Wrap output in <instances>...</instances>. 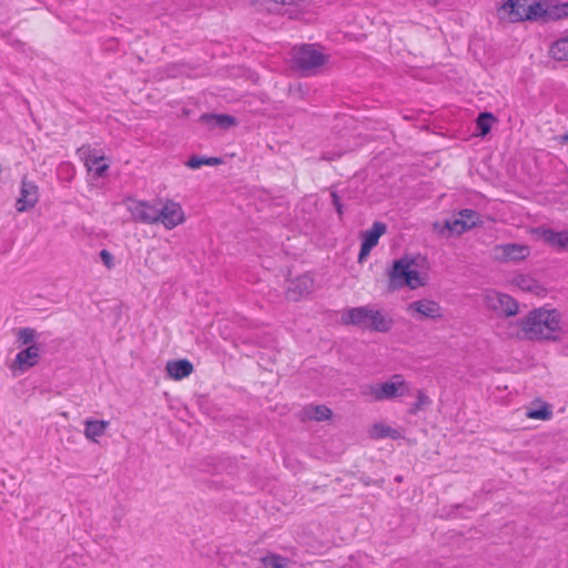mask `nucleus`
<instances>
[{
  "label": "nucleus",
  "mask_w": 568,
  "mask_h": 568,
  "mask_svg": "<svg viewBox=\"0 0 568 568\" xmlns=\"http://www.w3.org/2000/svg\"><path fill=\"white\" fill-rule=\"evenodd\" d=\"M100 257H101V261L103 262V264L108 268H112L114 266V263H113L114 257L108 250H105V248L101 250Z\"/></svg>",
  "instance_id": "37"
},
{
  "label": "nucleus",
  "mask_w": 568,
  "mask_h": 568,
  "mask_svg": "<svg viewBox=\"0 0 568 568\" xmlns=\"http://www.w3.org/2000/svg\"><path fill=\"white\" fill-rule=\"evenodd\" d=\"M332 204L334 205L338 216L342 219L344 214V205L336 191L331 192Z\"/></svg>",
  "instance_id": "36"
},
{
  "label": "nucleus",
  "mask_w": 568,
  "mask_h": 568,
  "mask_svg": "<svg viewBox=\"0 0 568 568\" xmlns=\"http://www.w3.org/2000/svg\"><path fill=\"white\" fill-rule=\"evenodd\" d=\"M40 344H32L22 351H20L17 355L12 364L10 365V369L16 373L17 371L23 373L29 368L36 366L40 359L41 353Z\"/></svg>",
  "instance_id": "9"
},
{
  "label": "nucleus",
  "mask_w": 568,
  "mask_h": 568,
  "mask_svg": "<svg viewBox=\"0 0 568 568\" xmlns=\"http://www.w3.org/2000/svg\"><path fill=\"white\" fill-rule=\"evenodd\" d=\"M373 248L374 247H371L367 244L362 242L361 250H359L358 257H357L358 263H364L367 260V257Z\"/></svg>",
  "instance_id": "38"
},
{
  "label": "nucleus",
  "mask_w": 568,
  "mask_h": 568,
  "mask_svg": "<svg viewBox=\"0 0 568 568\" xmlns=\"http://www.w3.org/2000/svg\"><path fill=\"white\" fill-rule=\"evenodd\" d=\"M406 389V384L400 375H395L392 381L377 384L373 388L376 399L395 398L403 396Z\"/></svg>",
  "instance_id": "11"
},
{
  "label": "nucleus",
  "mask_w": 568,
  "mask_h": 568,
  "mask_svg": "<svg viewBox=\"0 0 568 568\" xmlns=\"http://www.w3.org/2000/svg\"><path fill=\"white\" fill-rule=\"evenodd\" d=\"M387 226L385 223L376 221L372 227L362 234V242L371 247L378 244L379 237L386 232Z\"/></svg>",
  "instance_id": "22"
},
{
  "label": "nucleus",
  "mask_w": 568,
  "mask_h": 568,
  "mask_svg": "<svg viewBox=\"0 0 568 568\" xmlns=\"http://www.w3.org/2000/svg\"><path fill=\"white\" fill-rule=\"evenodd\" d=\"M371 308L367 306H358L347 310L342 315V322L346 325H355L363 329H367Z\"/></svg>",
  "instance_id": "14"
},
{
  "label": "nucleus",
  "mask_w": 568,
  "mask_h": 568,
  "mask_svg": "<svg viewBox=\"0 0 568 568\" xmlns=\"http://www.w3.org/2000/svg\"><path fill=\"white\" fill-rule=\"evenodd\" d=\"M393 324L394 321L392 317L387 316L379 310L371 308L367 329L379 333H387L392 329Z\"/></svg>",
  "instance_id": "18"
},
{
  "label": "nucleus",
  "mask_w": 568,
  "mask_h": 568,
  "mask_svg": "<svg viewBox=\"0 0 568 568\" xmlns=\"http://www.w3.org/2000/svg\"><path fill=\"white\" fill-rule=\"evenodd\" d=\"M376 428L379 430V437H383V438L388 437L392 439H397L399 437L398 430H396L395 428H392L389 426L376 425Z\"/></svg>",
  "instance_id": "35"
},
{
  "label": "nucleus",
  "mask_w": 568,
  "mask_h": 568,
  "mask_svg": "<svg viewBox=\"0 0 568 568\" xmlns=\"http://www.w3.org/2000/svg\"><path fill=\"white\" fill-rule=\"evenodd\" d=\"M403 283L404 286H407L410 290L418 288L426 284L424 278L420 276V273L417 270H413L412 267L408 271L406 281H404Z\"/></svg>",
  "instance_id": "33"
},
{
  "label": "nucleus",
  "mask_w": 568,
  "mask_h": 568,
  "mask_svg": "<svg viewBox=\"0 0 568 568\" xmlns=\"http://www.w3.org/2000/svg\"><path fill=\"white\" fill-rule=\"evenodd\" d=\"M485 303L499 316L511 317L519 311V304L514 297L497 291H489L485 296Z\"/></svg>",
  "instance_id": "4"
},
{
  "label": "nucleus",
  "mask_w": 568,
  "mask_h": 568,
  "mask_svg": "<svg viewBox=\"0 0 568 568\" xmlns=\"http://www.w3.org/2000/svg\"><path fill=\"white\" fill-rule=\"evenodd\" d=\"M105 158L103 155H88L85 159V166L89 171H93L94 175L97 178H104L106 175V172L109 170V164L103 163L101 164V161H104Z\"/></svg>",
  "instance_id": "24"
},
{
  "label": "nucleus",
  "mask_w": 568,
  "mask_h": 568,
  "mask_svg": "<svg viewBox=\"0 0 568 568\" xmlns=\"http://www.w3.org/2000/svg\"><path fill=\"white\" fill-rule=\"evenodd\" d=\"M184 222V213L181 205L171 200L166 201L161 207H156V223H161L165 229L172 230Z\"/></svg>",
  "instance_id": "7"
},
{
  "label": "nucleus",
  "mask_w": 568,
  "mask_h": 568,
  "mask_svg": "<svg viewBox=\"0 0 568 568\" xmlns=\"http://www.w3.org/2000/svg\"><path fill=\"white\" fill-rule=\"evenodd\" d=\"M514 284L521 291L530 292L536 295H539L545 291V288L536 278L527 274H519L515 276Z\"/></svg>",
  "instance_id": "21"
},
{
  "label": "nucleus",
  "mask_w": 568,
  "mask_h": 568,
  "mask_svg": "<svg viewBox=\"0 0 568 568\" xmlns=\"http://www.w3.org/2000/svg\"><path fill=\"white\" fill-rule=\"evenodd\" d=\"M494 253L499 262H519L529 256L530 247L518 243H506L496 245Z\"/></svg>",
  "instance_id": "8"
},
{
  "label": "nucleus",
  "mask_w": 568,
  "mask_h": 568,
  "mask_svg": "<svg viewBox=\"0 0 568 568\" xmlns=\"http://www.w3.org/2000/svg\"><path fill=\"white\" fill-rule=\"evenodd\" d=\"M39 336L38 332L31 327H22L17 332V343L20 345H26L27 347L32 344H38L36 342Z\"/></svg>",
  "instance_id": "28"
},
{
  "label": "nucleus",
  "mask_w": 568,
  "mask_h": 568,
  "mask_svg": "<svg viewBox=\"0 0 568 568\" xmlns=\"http://www.w3.org/2000/svg\"><path fill=\"white\" fill-rule=\"evenodd\" d=\"M39 200V187L38 185L27 180L26 178L21 181L20 196L17 200L16 209L18 212H26L33 207Z\"/></svg>",
  "instance_id": "10"
},
{
  "label": "nucleus",
  "mask_w": 568,
  "mask_h": 568,
  "mask_svg": "<svg viewBox=\"0 0 568 568\" xmlns=\"http://www.w3.org/2000/svg\"><path fill=\"white\" fill-rule=\"evenodd\" d=\"M568 18V2L542 3L540 10V21L550 22Z\"/></svg>",
  "instance_id": "15"
},
{
  "label": "nucleus",
  "mask_w": 568,
  "mask_h": 568,
  "mask_svg": "<svg viewBox=\"0 0 568 568\" xmlns=\"http://www.w3.org/2000/svg\"><path fill=\"white\" fill-rule=\"evenodd\" d=\"M313 285L314 282L311 276L306 274L297 276L288 282L286 297L291 301L297 302L312 293Z\"/></svg>",
  "instance_id": "12"
},
{
  "label": "nucleus",
  "mask_w": 568,
  "mask_h": 568,
  "mask_svg": "<svg viewBox=\"0 0 568 568\" xmlns=\"http://www.w3.org/2000/svg\"><path fill=\"white\" fill-rule=\"evenodd\" d=\"M497 118L490 112H481L476 119L477 135L485 136L491 130V123L496 122Z\"/></svg>",
  "instance_id": "25"
},
{
  "label": "nucleus",
  "mask_w": 568,
  "mask_h": 568,
  "mask_svg": "<svg viewBox=\"0 0 568 568\" xmlns=\"http://www.w3.org/2000/svg\"><path fill=\"white\" fill-rule=\"evenodd\" d=\"M223 162L221 158L217 156H200V155H191L189 160L185 162V165L192 170H197L202 165H219Z\"/></svg>",
  "instance_id": "26"
},
{
  "label": "nucleus",
  "mask_w": 568,
  "mask_h": 568,
  "mask_svg": "<svg viewBox=\"0 0 568 568\" xmlns=\"http://www.w3.org/2000/svg\"><path fill=\"white\" fill-rule=\"evenodd\" d=\"M122 516H123V511H121V514H119V515H118V514H115V515H114V517H113V519H114L115 521L120 523V521H121Z\"/></svg>",
  "instance_id": "39"
},
{
  "label": "nucleus",
  "mask_w": 568,
  "mask_h": 568,
  "mask_svg": "<svg viewBox=\"0 0 568 568\" xmlns=\"http://www.w3.org/2000/svg\"><path fill=\"white\" fill-rule=\"evenodd\" d=\"M126 210L131 214V220L135 223L156 224V206L148 201L125 197L123 200Z\"/></svg>",
  "instance_id": "5"
},
{
  "label": "nucleus",
  "mask_w": 568,
  "mask_h": 568,
  "mask_svg": "<svg viewBox=\"0 0 568 568\" xmlns=\"http://www.w3.org/2000/svg\"><path fill=\"white\" fill-rule=\"evenodd\" d=\"M409 310L416 312L420 318H437L442 316L440 306L430 300H419L409 304Z\"/></svg>",
  "instance_id": "17"
},
{
  "label": "nucleus",
  "mask_w": 568,
  "mask_h": 568,
  "mask_svg": "<svg viewBox=\"0 0 568 568\" xmlns=\"http://www.w3.org/2000/svg\"><path fill=\"white\" fill-rule=\"evenodd\" d=\"M109 422L91 419L85 422L84 435L87 438L97 442V437L102 436L109 427Z\"/></svg>",
  "instance_id": "23"
},
{
  "label": "nucleus",
  "mask_w": 568,
  "mask_h": 568,
  "mask_svg": "<svg viewBox=\"0 0 568 568\" xmlns=\"http://www.w3.org/2000/svg\"><path fill=\"white\" fill-rule=\"evenodd\" d=\"M413 265H416L415 260L407 255L393 262V265L388 271L389 292H395L404 287L403 282L406 281L408 271Z\"/></svg>",
  "instance_id": "6"
},
{
  "label": "nucleus",
  "mask_w": 568,
  "mask_h": 568,
  "mask_svg": "<svg viewBox=\"0 0 568 568\" xmlns=\"http://www.w3.org/2000/svg\"><path fill=\"white\" fill-rule=\"evenodd\" d=\"M549 53L557 61H567L568 60V36L555 41L549 49Z\"/></svg>",
  "instance_id": "27"
},
{
  "label": "nucleus",
  "mask_w": 568,
  "mask_h": 568,
  "mask_svg": "<svg viewBox=\"0 0 568 568\" xmlns=\"http://www.w3.org/2000/svg\"><path fill=\"white\" fill-rule=\"evenodd\" d=\"M503 9L513 22L539 21L541 1L539 0H508Z\"/></svg>",
  "instance_id": "3"
},
{
  "label": "nucleus",
  "mask_w": 568,
  "mask_h": 568,
  "mask_svg": "<svg viewBox=\"0 0 568 568\" xmlns=\"http://www.w3.org/2000/svg\"><path fill=\"white\" fill-rule=\"evenodd\" d=\"M328 55L316 50L313 44H302L292 50V67L303 75L314 74L315 70L323 67Z\"/></svg>",
  "instance_id": "2"
},
{
  "label": "nucleus",
  "mask_w": 568,
  "mask_h": 568,
  "mask_svg": "<svg viewBox=\"0 0 568 568\" xmlns=\"http://www.w3.org/2000/svg\"><path fill=\"white\" fill-rule=\"evenodd\" d=\"M200 122L210 129L227 130L237 124V119L229 114L204 113L200 116Z\"/></svg>",
  "instance_id": "16"
},
{
  "label": "nucleus",
  "mask_w": 568,
  "mask_h": 568,
  "mask_svg": "<svg viewBox=\"0 0 568 568\" xmlns=\"http://www.w3.org/2000/svg\"><path fill=\"white\" fill-rule=\"evenodd\" d=\"M432 404V399L422 390H417L416 402L409 408V413L416 415L419 410L427 409Z\"/></svg>",
  "instance_id": "32"
},
{
  "label": "nucleus",
  "mask_w": 568,
  "mask_h": 568,
  "mask_svg": "<svg viewBox=\"0 0 568 568\" xmlns=\"http://www.w3.org/2000/svg\"><path fill=\"white\" fill-rule=\"evenodd\" d=\"M322 159H323V160H327V161H331V160H332V158H328V156H326L325 154L322 156Z\"/></svg>",
  "instance_id": "42"
},
{
  "label": "nucleus",
  "mask_w": 568,
  "mask_h": 568,
  "mask_svg": "<svg viewBox=\"0 0 568 568\" xmlns=\"http://www.w3.org/2000/svg\"><path fill=\"white\" fill-rule=\"evenodd\" d=\"M458 215L462 219L463 223L466 224V227L468 230H470V229L477 226L479 223H481L480 215L475 210L464 209V210L459 211Z\"/></svg>",
  "instance_id": "31"
},
{
  "label": "nucleus",
  "mask_w": 568,
  "mask_h": 568,
  "mask_svg": "<svg viewBox=\"0 0 568 568\" xmlns=\"http://www.w3.org/2000/svg\"><path fill=\"white\" fill-rule=\"evenodd\" d=\"M545 243L557 251H568V231H555L540 227L537 230Z\"/></svg>",
  "instance_id": "13"
},
{
  "label": "nucleus",
  "mask_w": 568,
  "mask_h": 568,
  "mask_svg": "<svg viewBox=\"0 0 568 568\" xmlns=\"http://www.w3.org/2000/svg\"><path fill=\"white\" fill-rule=\"evenodd\" d=\"M166 372L170 377L181 381L190 376L193 372V365L189 359H175L166 363Z\"/></svg>",
  "instance_id": "19"
},
{
  "label": "nucleus",
  "mask_w": 568,
  "mask_h": 568,
  "mask_svg": "<svg viewBox=\"0 0 568 568\" xmlns=\"http://www.w3.org/2000/svg\"><path fill=\"white\" fill-rule=\"evenodd\" d=\"M445 227L449 231V233L457 234V235H460L464 232L468 231V229L466 227V224L463 223L460 217H456L453 220H446Z\"/></svg>",
  "instance_id": "34"
},
{
  "label": "nucleus",
  "mask_w": 568,
  "mask_h": 568,
  "mask_svg": "<svg viewBox=\"0 0 568 568\" xmlns=\"http://www.w3.org/2000/svg\"><path fill=\"white\" fill-rule=\"evenodd\" d=\"M222 468H223L222 464L215 465L214 466V471H221Z\"/></svg>",
  "instance_id": "40"
},
{
  "label": "nucleus",
  "mask_w": 568,
  "mask_h": 568,
  "mask_svg": "<svg viewBox=\"0 0 568 568\" xmlns=\"http://www.w3.org/2000/svg\"><path fill=\"white\" fill-rule=\"evenodd\" d=\"M561 316L557 310L535 308L517 321L524 338L556 341L561 332Z\"/></svg>",
  "instance_id": "1"
},
{
  "label": "nucleus",
  "mask_w": 568,
  "mask_h": 568,
  "mask_svg": "<svg viewBox=\"0 0 568 568\" xmlns=\"http://www.w3.org/2000/svg\"><path fill=\"white\" fill-rule=\"evenodd\" d=\"M396 480H397V481H400V480H402V477H400V476L396 477Z\"/></svg>",
  "instance_id": "43"
},
{
  "label": "nucleus",
  "mask_w": 568,
  "mask_h": 568,
  "mask_svg": "<svg viewBox=\"0 0 568 568\" xmlns=\"http://www.w3.org/2000/svg\"><path fill=\"white\" fill-rule=\"evenodd\" d=\"M560 140H561V141H567V142H568V134L561 135V136H560Z\"/></svg>",
  "instance_id": "41"
},
{
  "label": "nucleus",
  "mask_w": 568,
  "mask_h": 568,
  "mask_svg": "<svg viewBox=\"0 0 568 568\" xmlns=\"http://www.w3.org/2000/svg\"><path fill=\"white\" fill-rule=\"evenodd\" d=\"M526 416L531 419L548 420L552 417V409L549 404L544 403L538 408H529Z\"/></svg>",
  "instance_id": "30"
},
{
  "label": "nucleus",
  "mask_w": 568,
  "mask_h": 568,
  "mask_svg": "<svg viewBox=\"0 0 568 568\" xmlns=\"http://www.w3.org/2000/svg\"><path fill=\"white\" fill-rule=\"evenodd\" d=\"M332 409L325 405H306L302 409V419L323 422L332 417Z\"/></svg>",
  "instance_id": "20"
},
{
  "label": "nucleus",
  "mask_w": 568,
  "mask_h": 568,
  "mask_svg": "<svg viewBox=\"0 0 568 568\" xmlns=\"http://www.w3.org/2000/svg\"><path fill=\"white\" fill-rule=\"evenodd\" d=\"M263 568H288L287 559L277 554H268L261 558Z\"/></svg>",
  "instance_id": "29"
}]
</instances>
